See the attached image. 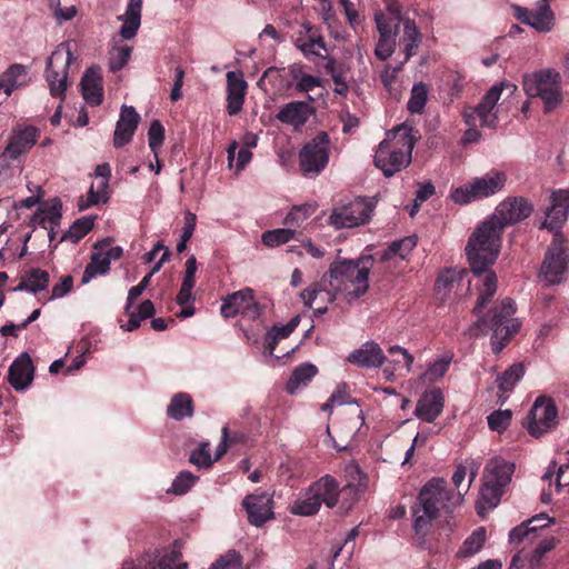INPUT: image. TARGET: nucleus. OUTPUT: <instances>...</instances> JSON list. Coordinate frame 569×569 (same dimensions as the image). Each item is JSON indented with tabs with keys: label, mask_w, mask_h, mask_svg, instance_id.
<instances>
[{
	"label": "nucleus",
	"mask_w": 569,
	"mask_h": 569,
	"mask_svg": "<svg viewBox=\"0 0 569 569\" xmlns=\"http://www.w3.org/2000/svg\"><path fill=\"white\" fill-rule=\"evenodd\" d=\"M506 182L507 174L503 171L491 170L483 177L475 178L468 184L456 189L451 197L456 203H469L501 191Z\"/></svg>",
	"instance_id": "1a4fd4ad"
},
{
	"label": "nucleus",
	"mask_w": 569,
	"mask_h": 569,
	"mask_svg": "<svg viewBox=\"0 0 569 569\" xmlns=\"http://www.w3.org/2000/svg\"><path fill=\"white\" fill-rule=\"evenodd\" d=\"M131 52L132 48L129 46H123L112 51L109 60L110 70L112 72L120 71L128 63Z\"/></svg>",
	"instance_id": "864d4df0"
},
{
	"label": "nucleus",
	"mask_w": 569,
	"mask_h": 569,
	"mask_svg": "<svg viewBox=\"0 0 569 569\" xmlns=\"http://www.w3.org/2000/svg\"><path fill=\"white\" fill-rule=\"evenodd\" d=\"M73 60L72 51L64 43L58 46L48 58L44 74L52 97L64 94L68 87V70Z\"/></svg>",
	"instance_id": "9b49d317"
},
{
	"label": "nucleus",
	"mask_w": 569,
	"mask_h": 569,
	"mask_svg": "<svg viewBox=\"0 0 569 569\" xmlns=\"http://www.w3.org/2000/svg\"><path fill=\"white\" fill-rule=\"evenodd\" d=\"M312 113V109L305 101H291L284 104L276 118L286 124L296 128L303 126Z\"/></svg>",
	"instance_id": "c756f323"
},
{
	"label": "nucleus",
	"mask_w": 569,
	"mask_h": 569,
	"mask_svg": "<svg viewBox=\"0 0 569 569\" xmlns=\"http://www.w3.org/2000/svg\"><path fill=\"white\" fill-rule=\"evenodd\" d=\"M372 262L370 256L358 260H336L323 276L328 279L329 286L339 292H345L350 298H360L368 291Z\"/></svg>",
	"instance_id": "7ed1b4c3"
},
{
	"label": "nucleus",
	"mask_w": 569,
	"mask_h": 569,
	"mask_svg": "<svg viewBox=\"0 0 569 569\" xmlns=\"http://www.w3.org/2000/svg\"><path fill=\"white\" fill-rule=\"evenodd\" d=\"M505 88H512V90L516 89L515 86L509 84V83H505V82H502L500 84H495L493 87H491L487 91V93L481 99V102H483L485 106L490 107L491 109H493L496 107L498 100L500 99V96H501L502 90Z\"/></svg>",
	"instance_id": "13d9d810"
},
{
	"label": "nucleus",
	"mask_w": 569,
	"mask_h": 569,
	"mask_svg": "<svg viewBox=\"0 0 569 569\" xmlns=\"http://www.w3.org/2000/svg\"><path fill=\"white\" fill-rule=\"evenodd\" d=\"M34 366L29 353L18 356L9 367L8 381L16 391H23L32 383Z\"/></svg>",
	"instance_id": "aec40b11"
},
{
	"label": "nucleus",
	"mask_w": 569,
	"mask_h": 569,
	"mask_svg": "<svg viewBox=\"0 0 569 569\" xmlns=\"http://www.w3.org/2000/svg\"><path fill=\"white\" fill-rule=\"evenodd\" d=\"M241 557L237 551H229L221 556L210 569H240Z\"/></svg>",
	"instance_id": "6e6d98bb"
},
{
	"label": "nucleus",
	"mask_w": 569,
	"mask_h": 569,
	"mask_svg": "<svg viewBox=\"0 0 569 569\" xmlns=\"http://www.w3.org/2000/svg\"><path fill=\"white\" fill-rule=\"evenodd\" d=\"M486 541V529L480 527L476 529L463 542L458 551L460 557H471L483 547Z\"/></svg>",
	"instance_id": "a19ab883"
},
{
	"label": "nucleus",
	"mask_w": 569,
	"mask_h": 569,
	"mask_svg": "<svg viewBox=\"0 0 569 569\" xmlns=\"http://www.w3.org/2000/svg\"><path fill=\"white\" fill-rule=\"evenodd\" d=\"M556 546V539L553 537L551 538H545L542 539L537 547L533 549L530 557L533 558V563H541L545 555L549 551H551Z\"/></svg>",
	"instance_id": "680f3d73"
},
{
	"label": "nucleus",
	"mask_w": 569,
	"mask_h": 569,
	"mask_svg": "<svg viewBox=\"0 0 569 569\" xmlns=\"http://www.w3.org/2000/svg\"><path fill=\"white\" fill-rule=\"evenodd\" d=\"M340 500L338 480L326 473L311 482L301 496L289 507V512L296 516L311 517L319 512L321 505L332 509Z\"/></svg>",
	"instance_id": "423d86ee"
},
{
	"label": "nucleus",
	"mask_w": 569,
	"mask_h": 569,
	"mask_svg": "<svg viewBox=\"0 0 569 569\" xmlns=\"http://www.w3.org/2000/svg\"><path fill=\"white\" fill-rule=\"evenodd\" d=\"M302 28L305 32H300L297 37L295 41L296 47L301 50L306 57H322L320 50L327 51V47L319 29L310 23H303Z\"/></svg>",
	"instance_id": "bb28decb"
},
{
	"label": "nucleus",
	"mask_w": 569,
	"mask_h": 569,
	"mask_svg": "<svg viewBox=\"0 0 569 569\" xmlns=\"http://www.w3.org/2000/svg\"><path fill=\"white\" fill-rule=\"evenodd\" d=\"M308 217V207H295L286 216L284 224L291 226H300V223L307 219Z\"/></svg>",
	"instance_id": "0e129e2a"
},
{
	"label": "nucleus",
	"mask_w": 569,
	"mask_h": 569,
	"mask_svg": "<svg viewBox=\"0 0 569 569\" xmlns=\"http://www.w3.org/2000/svg\"><path fill=\"white\" fill-rule=\"evenodd\" d=\"M73 288V278L68 274L60 279V282L56 283L52 288L49 300L62 298L68 295Z\"/></svg>",
	"instance_id": "052dcab7"
},
{
	"label": "nucleus",
	"mask_w": 569,
	"mask_h": 569,
	"mask_svg": "<svg viewBox=\"0 0 569 569\" xmlns=\"http://www.w3.org/2000/svg\"><path fill=\"white\" fill-rule=\"evenodd\" d=\"M340 506L339 511L342 515H347L358 502L360 498V489L355 485H347L340 489Z\"/></svg>",
	"instance_id": "c03bdc74"
},
{
	"label": "nucleus",
	"mask_w": 569,
	"mask_h": 569,
	"mask_svg": "<svg viewBox=\"0 0 569 569\" xmlns=\"http://www.w3.org/2000/svg\"><path fill=\"white\" fill-rule=\"evenodd\" d=\"M375 20L380 36L396 38L400 23L406 19L388 17L387 13L379 11L375 14Z\"/></svg>",
	"instance_id": "79ce46f5"
},
{
	"label": "nucleus",
	"mask_w": 569,
	"mask_h": 569,
	"mask_svg": "<svg viewBox=\"0 0 569 569\" xmlns=\"http://www.w3.org/2000/svg\"><path fill=\"white\" fill-rule=\"evenodd\" d=\"M461 493L448 488L443 478H432L420 489L417 501L412 507L413 525L416 535L425 537L431 527V522L439 518L440 512L449 513L452 507L460 502Z\"/></svg>",
	"instance_id": "f03ea898"
},
{
	"label": "nucleus",
	"mask_w": 569,
	"mask_h": 569,
	"mask_svg": "<svg viewBox=\"0 0 569 569\" xmlns=\"http://www.w3.org/2000/svg\"><path fill=\"white\" fill-rule=\"evenodd\" d=\"M522 87L529 97L541 98L545 112H551L562 102L560 74L553 70L547 69L525 74Z\"/></svg>",
	"instance_id": "0eeeda50"
},
{
	"label": "nucleus",
	"mask_w": 569,
	"mask_h": 569,
	"mask_svg": "<svg viewBox=\"0 0 569 569\" xmlns=\"http://www.w3.org/2000/svg\"><path fill=\"white\" fill-rule=\"evenodd\" d=\"M338 293L339 290L329 286L328 279L322 276L319 281L312 282L302 290L300 298L306 307L311 308L316 301H319L321 305L332 303Z\"/></svg>",
	"instance_id": "393cba45"
},
{
	"label": "nucleus",
	"mask_w": 569,
	"mask_h": 569,
	"mask_svg": "<svg viewBox=\"0 0 569 569\" xmlns=\"http://www.w3.org/2000/svg\"><path fill=\"white\" fill-rule=\"evenodd\" d=\"M556 418L555 403L546 397H539L527 416L528 432L533 437H540L553 426Z\"/></svg>",
	"instance_id": "f3484780"
},
{
	"label": "nucleus",
	"mask_w": 569,
	"mask_h": 569,
	"mask_svg": "<svg viewBox=\"0 0 569 569\" xmlns=\"http://www.w3.org/2000/svg\"><path fill=\"white\" fill-rule=\"evenodd\" d=\"M396 38L380 36L375 53L381 61H386L395 51Z\"/></svg>",
	"instance_id": "4d7b16f0"
},
{
	"label": "nucleus",
	"mask_w": 569,
	"mask_h": 569,
	"mask_svg": "<svg viewBox=\"0 0 569 569\" xmlns=\"http://www.w3.org/2000/svg\"><path fill=\"white\" fill-rule=\"evenodd\" d=\"M443 406L445 398L441 389L432 388L422 393L417 402L415 415L426 422H433L441 415Z\"/></svg>",
	"instance_id": "4be33fe9"
},
{
	"label": "nucleus",
	"mask_w": 569,
	"mask_h": 569,
	"mask_svg": "<svg viewBox=\"0 0 569 569\" xmlns=\"http://www.w3.org/2000/svg\"><path fill=\"white\" fill-rule=\"evenodd\" d=\"M247 82L233 71L227 73V112L236 116L242 110L247 93Z\"/></svg>",
	"instance_id": "a878e982"
},
{
	"label": "nucleus",
	"mask_w": 569,
	"mask_h": 569,
	"mask_svg": "<svg viewBox=\"0 0 569 569\" xmlns=\"http://www.w3.org/2000/svg\"><path fill=\"white\" fill-rule=\"evenodd\" d=\"M296 234L291 229H274L263 232L262 242L267 247H277L289 242Z\"/></svg>",
	"instance_id": "a18cd8bd"
},
{
	"label": "nucleus",
	"mask_w": 569,
	"mask_h": 569,
	"mask_svg": "<svg viewBox=\"0 0 569 569\" xmlns=\"http://www.w3.org/2000/svg\"><path fill=\"white\" fill-rule=\"evenodd\" d=\"M220 311L222 317L227 319L242 315L251 320H256L261 315V307L254 301L253 290L244 288L228 295L222 300Z\"/></svg>",
	"instance_id": "4468645a"
},
{
	"label": "nucleus",
	"mask_w": 569,
	"mask_h": 569,
	"mask_svg": "<svg viewBox=\"0 0 569 569\" xmlns=\"http://www.w3.org/2000/svg\"><path fill=\"white\" fill-rule=\"evenodd\" d=\"M421 39L422 37L416 26V22L407 18L403 21V34L400 38V47L405 53L402 63L409 61V59L417 53Z\"/></svg>",
	"instance_id": "72a5a7b5"
},
{
	"label": "nucleus",
	"mask_w": 569,
	"mask_h": 569,
	"mask_svg": "<svg viewBox=\"0 0 569 569\" xmlns=\"http://www.w3.org/2000/svg\"><path fill=\"white\" fill-rule=\"evenodd\" d=\"M197 224V217L194 213L187 211L183 218V227L181 236L184 238V241H189L194 232Z\"/></svg>",
	"instance_id": "774afa93"
},
{
	"label": "nucleus",
	"mask_w": 569,
	"mask_h": 569,
	"mask_svg": "<svg viewBox=\"0 0 569 569\" xmlns=\"http://www.w3.org/2000/svg\"><path fill=\"white\" fill-rule=\"evenodd\" d=\"M533 211L532 203L522 197L507 198L492 216L480 223L470 236L466 254L472 273L479 278V296L473 313L480 316L497 292L498 280L490 267L496 262L505 228L527 219Z\"/></svg>",
	"instance_id": "f257e3e1"
},
{
	"label": "nucleus",
	"mask_w": 569,
	"mask_h": 569,
	"mask_svg": "<svg viewBox=\"0 0 569 569\" xmlns=\"http://www.w3.org/2000/svg\"><path fill=\"white\" fill-rule=\"evenodd\" d=\"M301 73L300 78L298 77V73H293V79L298 80L297 82V90L300 92H309L312 91L315 88L320 86V80L317 77H313L311 74Z\"/></svg>",
	"instance_id": "bf43d9fd"
},
{
	"label": "nucleus",
	"mask_w": 569,
	"mask_h": 569,
	"mask_svg": "<svg viewBox=\"0 0 569 569\" xmlns=\"http://www.w3.org/2000/svg\"><path fill=\"white\" fill-rule=\"evenodd\" d=\"M340 6L343 8L345 16L349 24L356 29L361 23V18L356 6L350 0H339Z\"/></svg>",
	"instance_id": "e2e57ef3"
},
{
	"label": "nucleus",
	"mask_w": 569,
	"mask_h": 569,
	"mask_svg": "<svg viewBox=\"0 0 569 569\" xmlns=\"http://www.w3.org/2000/svg\"><path fill=\"white\" fill-rule=\"evenodd\" d=\"M515 312V302L506 298L477 321V326L481 328L483 333L492 332L491 349L496 355L503 350L521 327L519 320L513 318Z\"/></svg>",
	"instance_id": "39448f33"
},
{
	"label": "nucleus",
	"mask_w": 569,
	"mask_h": 569,
	"mask_svg": "<svg viewBox=\"0 0 569 569\" xmlns=\"http://www.w3.org/2000/svg\"><path fill=\"white\" fill-rule=\"evenodd\" d=\"M428 100V87L423 82L412 86L411 94L407 104L412 114H422Z\"/></svg>",
	"instance_id": "ea45409f"
},
{
	"label": "nucleus",
	"mask_w": 569,
	"mask_h": 569,
	"mask_svg": "<svg viewBox=\"0 0 569 569\" xmlns=\"http://www.w3.org/2000/svg\"><path fill=\"white\" fill-rule=\"evenodd\" d=\"M513 471L515 465L502 458H493L487 463L483 472L485 483L480 493L489 507H496L499 503Z\"/></svg>",
	"instance_id": "6e6552de"
},
{
	"label": "nucleus",
	"mask_w": 569,
	"mask_h": 569,
	"mask_svg": "<svg viewBox=\"0 0 569 569\" xmlns=\"http://www.w3.org/2000/svg\"><path fill=\"white\" fill-rule=\"evenodd\" d=\"M318 368L312 363H302L298 366L287 381L286 390L295 393L299 387L307 386L317 375Z\"/></svg>",
	"instance_id": "e433bc0d"
},
{
	"label": "nucleus",
	"mask_w": 569,
	"mask_h": 569,
	"mask_svg": "<svg viewBox=\"0 0 569 569\" xmlns=\"http://www.w3.org/2000/svg\"><path fill=\"white\" fill-rule=\"evenodd\" d=\"M273 505V496L267 491L247 495L242 500L248 521L256 527H262L267 521L274 518Z\"/></svg>",
	"instance_id": "a211bd4d"
},
{
	"label": "nucleus",
	"mask_w": 569,
	"mask_h": 569,
	"mask_svg": "<svg viewBox=\"0 0 569 569\" xmlns=\"http://www.w3.org/2000/svg\"><path fill=\"white\" fill-rule=\"evenodd\" d=\"M536 10H531L530 26L541 32H547L553 24V13L548 4V0L541 1Z\"/></svg>",
	"instance_id": "4c0bfd02"
},
{
	"label": "nucleus",
	"mask_w": 569,
	"mask_h": 569,
	"mask_svg": "<svg viewBox=\"0 0 569 569\" xmlns=\"http://www.w3.org/2000/svg\"><path fill=\"white\" fill-rule=\"evenodd\" d=\"M27 70L22 64L10 66L0 76V104L18 88L26 84Z\"/></svg>",
	"instance_id": "7c9ffc66"
},
{
	"label": "nucleus",
	"mask_w": 569,
	"mask_h": 569,
	"mask_svg": "<svg viewBox=\"0 0 569 569\" xmlns=\"http://www.w3.org/2000/svg\"><path fill=\"white\" fill-rule=\"evenodd\" d=\"M417 246V241L413 237H407L399 241L392 242L388 251L385 253L386 259H389L391 256L400 257L405 259L407 254Z\"/></svg>",
	"instance_id": "09e8293b"
},
{
	"label": "nucleus",
	"mask_w": 569,
	"mask_h": 569,
	"mask_svg": "<svg viewBox=\"0 0 569 569\" xmlns=\"http://www.w3.org/2000/svg\"><path fill=\"white\" fill-rule=\"evenodd\" d=\"M181 551L174 542L173 547L166 549L163 553L144 555L136 561H124L121 569H187V562H179Z\"/></svg>",
	"instance_id": "2eb2a0df"
},
{
	"label": "nucleus",
	"mask_w": 569,
	"mask_h": 569,
	"mask_svg": "<svg viewBox=\"0 0 569 569\" xmlns=\"http://www.w3.org/2000/svg\"><path fill=\"white\" fill-rule=\"evenodd\" d=\"M372 206L363 199H355L347 204L337 206L329 216V224L336 229L355 228L370 220Z\"/></svg>",
	"instance_id": "ddd939ff"
},
{
	"label": "nucleus",
	"mask_w": 569,
	"mask_h": 569,
	"mask_svg": "<svg viewBox=\"0 0 569 569\" xmlns=\"http://www.w3.org/2000/svg\"><path fill=\"white\" fill-rule=\"evenodd\" d=\"M490 107L485 106L483 102L473 108H467L463 111V119L466 124L477 127L478 123L480 127L495 128L497 124V116L492 113Z\"/></svg>",
	"instance_id": "473e14b6"
},
{
	"label": "nucleus",
	"mask_w": 569,
	"mask_h": 569,
	"mask_svg": "<svg viewBox=\"0 0 569 569\" xmlns=\"http://www.w3.org/2000/svg\"><path fill=\"white\" fill-rule=\"evenodd\" d=\"M411 132L412 128L399 126L392 132H388V138L379 143L373 161L385 177H392L411 162L415 147Z\"/></svg>",
	"instance_id": "20e7f679"
},
{
	"label": "nucleus",
	"mask_w": 569,
	"mask_h": 569,
	"mask_svg": "<svg viewBox=\"0 0 569 569\" xmlns=\"http://www.w3.org/2000/svg\"><path fill=\"white\" fill-rule=\"evenodd\" d=\"M189 460L191 463L201 468L210 467L212 465L210 445L208 442H201L200 446L191 452Z\"/></svg>",
	"instance_id": "5fc2aeb1"
},
{
	"label": "nucleus",
	"mask_w": 569,
	"mask_h": 569,
	"mask_svg": "<svg viewBox=\"0 0 569 569\" xmlns=\"http://www.w3.org/2000/svg\"><path fill=\"white\" fill-rule=\"evenodd\" d=\"M149 148L158 157L159 149L164 141V128L159 120H153L148 131Z\"/></svg>",
	"instance_id": "8fccbe9b"
},
{
	"label": "nucleus",
	"mask_w": 569,
	"mask_h": 569,
	"mask_svg": "<svg viewBox=\"0 0 569 569\" xmlns=\"http://www.w3.org/2000/svg\"><path fill=\"white\" fill-rule=\"evenodd\" d=\"M347 360L360 368H379L387 358L378 343L367 341L359 349L350 352Z\"/></svg>",
	"instance_id": "b1692460"
},
{
	"label": "nucleus",
	"mask_w": 569,
	"mask_h": 569,
	"mask_svg": "<svg viewBox=\"0 0 569 569\" xmlns=\"http://www.w3.org/2000/svg\"><path fill=\"white\" fill-rule=\"evenodd\" d=\"M61 217L62 204L60 200L56 199L51 204L34 212L32 223L49 230V239L52 241L56 234L54 230L60 226Z\"/></svg>",
	"instance_id": "c85d7f7f"
},
{
	"label": "nucleus",
	"mask_w": 569,
	"mask_h": 569,
	"mask_svg": "<svg viewBox=\"0 0 569 569\" xmlns=\"http://www.w3.org/2000/svg\"><path fill=\"white\" fill-rule=\"evenodd\" d=\"M112 243V239L106 238L94 244V251L91 253L90 262L86 266L82 280L83 284L88 283L97 274H106L110 270V262L103 250Z\"/></svg>",
	"instance_id": "cd10ccee"
},
{
	"label": "nucleus",
	"mask_w": 569,
	"mask_h": 569,
	"mask_svg": "<svg viewBox=\"0 0 569 569\" xmlns=\"http://www.w3.org/2000/svg\"><path fill=\"white\" fill-rule=\"evenodd\" d=\"M330 138L321 131L308 141L299 152V169L305 177L320 174L329 162Z\"/></svg>",
	"instance_id": "9d476101"
},
{
	"label": "nucleus",
	"mask_w": 569,
	"mask_h": 569,
	"mask_svg": "<svg viewBox=\"0 0 569 569\" xmlns=\"http://www.w3.org/2000/svg\"><path fill=\"white\" fill-rule=\"evenodd\" d=\"M119 19L123 20L120 28V36L126 40L132 39L139 30L141 14L126 11Z\"/></svg>",
	"instance_id": "49530a36"
},
{
	"label": "nucleus",
	"mask_w": 569,
	"mask_h": 569,
	"mask_svg": "<svg viewBox=\"0 0 569 569\" xmlns=\"http://www.w3.org/2000/svg\"><path fill=\"white\" fill-rule=\"evenodd\" d=\"M552 521L546 513L533 516L510 531L509 542L511 545L532 543L538 537V531L548 527Z\"/></svg>",
	"instance_id": "5701e85b"
},
{
	"label": "nucleus",
	"mask_w": 569,
	"mask_h": 569,
	"mask_svg": "<svg viewBox=\"0 0 569 569\" xmlns=\"http://www.w3.org/2000/svg\"><path fill=\"white\" fill-rule=\"evenodd\" d=\"M197 479L191 472L182 471L176 477L169 491L174 495H184L196 483Z\"/></svg>",
	"instance_id": "603ef678"
},
{
	"label": "nucleus",
	"mask_w": 569,
	"mask_h": 569,
	"mask_svg": "<svg viewBox=\"0 0 569 569\" xmlns=\"http://www.w3.org/2000/svg\"><path fill=\"white\" fill-rule=\"evenodd\" d=\"M83 99L91 106H99L103 101L101 78L92 69H88L81 79Z\"/></svg>",
	"instance_id": "2f4dec72"
},
{
	"label": "nucleus",
	"mask_w": 569,
	"mask_h": 569,
	"mask_svg": "<svg viewBox=\"0 0 569 569\" xmlns=\"http://www.w3.org/2000/svg\"><path fill=\"white\" fill-rule=\"evenodd\" d=\"M184 70L181 67H177L174 70V83L171 89L170 99L178 101L182 97L181 88L183 86Z\"/></svg>",
	"instance_id": "338daca9"
},
{
	"label": "nucleus",
	"mask_w": 569,
	"mask_h": 569,
	"mask_svg": "<svg viewBox=\"0 0 569 569\" xmlns=\"http://www.w3.org/2000/svg\"><path fill=\"white\" fill-rule=\"evenodd\" d=\"M49 282L50 274L48 271L33 268L26 274V277L22 278L14 290L38 293L39 291L46 290L49 286Z\"/></svg>",
	"instance_id": "f704fd0d"
},
{
	"label": "nucleus",
	"mask_w": 569,
	"mask_h": 569,
	"mask_svg": "<svg viewBox=\"0 0 569 569\" xmlns=\"http://www.w3.org/2000/svg\"><path fill=\"white\" fill-rule=\"evenodd\" d=\"M40 137V130L34 126L17 127L9 142L1 154L2 159H8L11 162H20L21 157L27 154L31 148L37 143Z\"/></svg>",
	"instance_id": "dca6fc26"
},
{
	"label": "nucleus",
	"mask_w": 569,
	"mask_h": 569,
	"mask_svg": "<svg viewBox=\"0 0 569 569\" xmlns=\"http://www.w3.org/2000/svg\"><path fill=\"white\" fill-rule=\"evenodd\" d=\"M541 563H533V558L522 557L521 553L513 556L509 569H540Z\"/></svg>",
	"instance_id": "69168bd1"
},
{
	"label": "nucleus",
	"mask_w": 569,
	"mask_h": 569,
	"mask_svg": "<svg viewBox=\"0 0 569 569\" xmlns=\"http://www.w3.org/2000/svg\"><path fill=\"white\" fill-rule=\"evenodd\" d=\"M452 361V356H445L439 360L431 363L426 372L423 373V378L429 382H435L438 379L442 378L447 371L449 370L450 363Z\"/></svg>",
	"instance_id": "de8ad7c7"
},
{
	"label": "nucleus",
	"mask_w": 569,
	"mask_h": 569,
	"mask_svg": "<svg viewBox=\"0 0 569 569\" xmlns=\"http://www.w3.org/2000/svg\"><path fill=\"white\" fill-rule=\"evenodd\" d=\"M569 249L561 232H557L546 251L541 272L547 282L560 283L569 264Z\"/></svg>",
	"instance_id": "f8f14e48"
},
{
	"label": "nucleus",
	"mask_w": 569,
	"mask_h": 569,
	"mask_svg": "<svg viewBox=\"0 0 569 569\" xmlns=\"http://www.w3.org/2000/svg\"><path fill=\"white\" fill-rule=\"evenodd\" d=\"M512 413L510 410H496L488 416V426L492 431L502 432L511 422Z\"/></svg>",
	"instance_id": "3c124183"
},
{
	"label": "nucleus",
	"mask_w": 569,
	"mask_h": 569,
	"mask_svg": "<svg viewBox=\"0 0 569 569\" xmlns=\"http://www.w3.org/2000/svg\"><path fill=\"white\" fill-rule=\"evenodd\" d=\"M167 415L177 421L193 416V400L187 392L176 393L167 408Z\"/></svg>",
	"instance_id": "c9c22d12"
},
{
	"label": "nucleus",
	"mask_w": 569,
	"mask_h": 569,
	"mask_svg": "<svg viewBox=\"0 0 569 569\" xmlns=\"http://www.w3.org/2000/svg\"><path fill=\"white\" fill-rule=\"evenodd\" d=\"M551 204L546 211V219L541 224V228H546L555 233L559 232V229L567 220L569 211V190H557L550 196Z\"/></svg>",
	"instance_id": "6ab92c4d"
},
{
	"label": "nucleus",
	"mask_w": 569,
	"mask_h": 569,
	"mask_svg": "<svg viewBox=\"0 0 569 569\" xmlns=\"http://www.w3.org/2000/svg\"><path fill=\"white\" fill-rule=\"evenodd\" d=\"M94 226V217H82L77 219L69 230L62 236V240H69L72 243H78L86 237Z\"/></svg>",
	"instance_id": "58836bf2"
},
{
	"label": "nucleus",
	"mask_w": 569,
	"mask_h": 569,
	"mask_svg": "<svg viewBox=\"0 0 569 569\" xmlns=\"http://www.w3.org/2000/svg\"><path fill=\"white\" fill-rule=\"evenodd\" d=\"M139 122L140 114L137 110L123 104L113 133V146L122 148L128 144L132 140Z\"/></svg>",
	"instance_id": "412c9836"
},
{
	"label": "nucleus",
	"mask_w": 569,
	"mask_h": 569,
	"mask_svg": "<svg viewBox=\"0 0 569 569\" xmlns=\"http://www.w3.org/2000/svg\"><path fill=\"white\" fill-rule=\"evenodd\" d=\"M525 367L522 363H515L507 369L501 376L498 377L499 390L501 393L509 392L513 389L515 385L523 377Z\"/></svg>",
	"instance_id": "37998d69"
}]
</instances>
